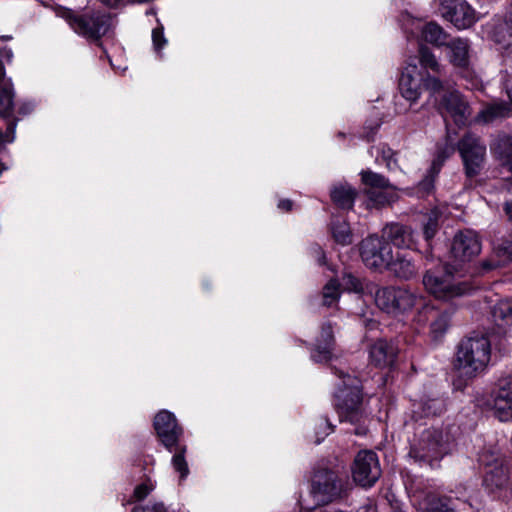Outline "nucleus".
Here are the masks:
<instances>
[{
  "label": "nucleus",
  "mask_w": 512,
  "mask_h": 512,
  "mask_svg": "<svg viewBox=\"0 0 512 512\" xmlns=\"http://www.w3.org/2000/svg\"><path fill=\"white\" fill-rule=\"evenodd\" d=\"M487 37L493 41L500 50H508L512 47V18L496 17L486 26Z\"/></svg>",
  "instance_id": "dca6fc26"
},
{
  "label": "nucleus",
  "mask_w": 512,
  "mask_h": 512,
  "mask_svg": "<svg viewBox=\"0 0 512 512\" xmlns=\"http://www.w3.org/2000/svg\"><path fill=\"white\" fill-rule=\"evenodd\" d=\"M490 150L501 167L512 172V136L499 133L490 144Z\"/></svg>",
  "instance_id": "aec40b11"
},
{
  "label": "nucleus",
  "mask_w": 512,
  "mask_h": 512,
  "mask_svg": "<svg viewBox=\"0 0 512 512\" xmlns=\"http://www.w3.org/2000/svg\"><path fill=\"white\" fill-rule=\"evenodd\" d=\"M461 156L467 181L465 187L473 188V179L478 176L486 160V144L476 134L466 132L457 144Z\"/></svg>",
  "instance_id": "423d86ee"
},
{
  "label": "nucleus",
  "mask_w": 512,
  "mask_h": 512,
  "mask_svg": "<svg viewBox=\"0 0 512 512\" xmlns=\"http://www.w3.org/2000/svg\"><path fill=\"white\" fill-rule=\"evenodd\" d=\"M419 61L422 68L426 70V73H430L432 76L442 79L444 76V67L438 62L437 58L428 47L420 46Z\"/></svg>",
  "instance_id": "c756f323"
},
{
  "label": "nucleus",
  "mask_w": 512,
  "mask_h": 512,
  "mask_svg": "<svg viewBox=\"0 0 512 512\" xmlns=\"http://www.w3.org/2000/svg\"><path fill=\"white\" fill-rule=\"evenodd\" d=\"M311 250L314 253V255L317 257L318 263L320 265L325 264L326 257H325V253L322 250V248L319 245L314 244L311 246Z\"/></svg>",
  "instance_id": "603ef678"
},
{
  "label": "nucleus",
  "mask_w": 512,
  "mask_h": 512,
  "mask_svg": "<svg viewBox=\"0 0 512 512\" xmlns=\"http://www.w3.org/2000/svg\"><path fill=\"white\" fill-rule=\"evenodd\" d=\"M341 295L340 284L337 280L331 279L322 291V305L332 307L337 304Z\"/></svg>",
  "instance_id": "c9c22d12"
},
{
  "label": "nucleus",
  "mask_w": 512,
  "mask_h": 512,
  "mask_svg": "<svg viewBox=\"0 0 512 512\" xmlns=\"http://www.w3.org/2000/svg\"><path fill=\"white\" fill-rule=\"evenodd\" d=\"M508 16H509L510 18H512V3H511V8H510V11H509Z\"/></svg>",
  "instance_id": "338daca9"
},
{
  "label": "nucleus",
  "mask_w": 512,
  "mask_h": 512,
  "mask_svg": "<svg viewBox=\"0 0 512 512\" xmlns=\"http://www.w3.org/2000/svg\"><path fill=\"white\" fill-rule=\"evenodd\" d=\"M0 57L5 58L8 63L12 61L13 51L11 48L7 46H3L0 48Z\"/></svg>",
  "instance_id": "5fc2aeb1"
},
{
  "label": "nucleus",
  "mask_w": 512,
  "mask_h": 512,
  "mask_svg": "<svg viewBox=\"0 0 512 512\" xmlns=\"http://www.w3.org/2000/svg\"><path fill=\"white\" fill-rule=\"evenodd\" d=\"M481 251L478 235L472 230H464L454 236L451 254L456 261L466 262L477 256Z\"/></svg>",
  "instance_id": "2eb2a0df"
},
{
  "label": "nucleus",
  "mask_w": 512,
  "mask_h": 512,
  "mask_svg": "<svg viewBox=\"0 0 512 512\" xmlns=\"http://www.w3.org/2000/svg\"><path fill=\"white\" fill-rule=\"evenodd\" d=\"M385 270L390 272L395 278L405 281L413 279L418 273V267L414 261L406 254L399 252L395 255L393 254Z\"/></svg>",
  "instance_id": "6ab92c4d"
},
{
  "label": "nucleus",
  "mask_w": 512,
  "mask_h": 512,
  "mask_svg": "<svg viewBox=\"0 0 512 512\" xmlns=\"http://www.w3.org/2000/svg\"><path fill=\"white\" fill-rule=\"evenodd\" d=\"M491 399L494 416L502 422L512 420V375L496 382Z\"/></svg>",
  "instance_id": "ddd939ff"
},
{
  "label": "nucleus",
  "mask_w": 512,
  "mask_h": 512,
  "mask_svg": "<svg viewBox=\"0 0 512 512\" xmlns=\"http://www.w3.org/2000/svg\"><path fill=\"white\" fill-rule=\"evenodd\" d=\"M422 38L437 47L445 46L449 41V35L435 22H429L423 27Z\"/></svg>",
  "instance_id": "2f4dec72"
},
{
  "label": "nucleus",
  "mask_w": 512,
  "mask_h": 512,
  "mask_svg": "<svg viewBox=\"0 0 512 512\" xmlns=\"http://www.w3.org/2000/svg\"><path fill=\"white\" fill-rule=\"evenodd\" d=\"M332 234L335 241L341 245H348L352 243V235L349 225L344 221L333 223Z\"/></svg>",
  "instance_id": "4c0bfd02"
},
{
  "label": "nucleus",
  "mask_w": 512,
  "mask_h": 512,
  "mask_svg": "<svg viewBox=\"0 0 512 512\" xmlns=\"http://www.w3.org/2000/svg\"><path fill=\"white\" fill-rule=\"evenodd\" d=\"M439 172H434L431 166L423 180L418 185V191L424 195L430 194L434 189V181Z\"/></svg>",
  "instance_id": "ea45409f"
},
{
  "label": "nucleus",
  "mask_w": 512,
  "mask_h": 512,
  "mask_svg": "<svg viewBox=\"0 0 512 512\" xmlns=\"http://www.w3.org/2000/svg\"><path fill=\"white\" fill-rule=\"evenodd\" d=\"M446 410V403L443 398H427L421 400L413 410L415 416L434 417L441 415Z\"/></svg>",
  "instance_id": "cd10ccee"
},
{
  "label": "nucleus",
  "mask_w": 512,
  "mask_h": 512,
  "mask_svg": "<svg viewBox=\"0 0 512 512\" xmlns=\"http://www.w3.org/2000/svg\"><path fill=\"white\" fill-rule=\"evenodd\" d=\"M333 326L327 322L321 326L320 336L316 340L315 352L312 358L316 362L327 361L332 355L334 347Z\"/></svg>",
  "instance_id": "5701e85b"
},
{
  "label": "nucleus",
  "mask_w": 512,
  "mask_h": 512,
  "mask_svg": "<svg viewBox=\"0 0 512 512\" xmlns=\"http://www.w3.org/2000/svg\"><path fill=\"white\" fill-rule=\"evenodd\" d=\"M360 256L363 263L371 269L385 270L393 256L391 245L383 238L376 235L362 240Z\"/></svg>",
  "instance_id": "9b49d317"
},
{
  "label": "nucleus",
  "mask_w": 512,
  "mask_h": 512,
  "mask_svg": "<svg viewBox=\"0 0 512 512\" xmlns=\"http://www.w3.org/2000/svg\"><path fill=\"white\" fill-rule=\"evenodd\" d=\"M368 200L376 207H382L395 202L398 198L396 189L392 185L391 188L379 189L375 191H366Z\"/></svg>",
  "instance_id": "473e14b6"
},
{
  "label": "nucleus",
  "mask_w": 512,
  "mask_h": 512,
  "mask_svg": "<svg viewBox=\"0 0 512 512\" xmlns=\"http://www.w3.org/2000/svg\"><path fill=\"white\" fill-rule=\"evenodd\" d=\"M157 26L152 30V43L156 54L160 53V20L156 18Z\"/></svg>",
  "instance_id": "09e8293b"
},
{
  "label": "nucleus",
  "mask_w": 512,
  "mask_h": 512,
  "mask_svg": "<svg viewBox=\"0 0 512 512\" xmlns=\"http://www.w3.org/2000/svg\"><path fill=\"white\" fill-rule=\"evenodd\" d=\"M343 484L338 475L328 469H320L314 473L311 485L313 503L306 504V509L312 510L318 506L326 505L341 497Z\"/></svg>",
  "instance_id": "6e6552de"
},
{
  "label": "nucleus",
  "mask_w": 512,
  "mask_h": 512,
  "mask_svg": "<svg viewBox=\"0 0 512 512\" xmlns=\"http://www.w3.org/2000/svg\"><path fill=\"white\" fill-rule=\"evenodd\" d=\"M491 356V345L484 335L476 334L463 339L457 349L456 367L466 377L483 372Z\"/></svg>",
  "instance_id": "f03ea898"
},
{
  "label": "nucleus",
  "mask_w": 512,
  "mask_h": 512,
  "mask_svg": "<svg viewBox=\"0 0 512 512\" xmlns=\"http://www.w3.org/2000/svg\"><path fill=\"white\" fill-rule=\"evenodd\" d=\"M442 16L458 29L471 27L476 21L475 10L465 0H440Z\"/></svg>",
  "instance_id": "4468645a"
},
{
  "label": "nucleus",
  "mask_w": 512,
  "mask_h": 512,
  "mask_svg": "<svg viewBox=\"0 0 512 512\" xmlns=\"http://www.w3.org/2000/svg\"><path fill=\"white\" fill-rule=\"evenodd\" d=\"M424 313H429L431 317H433V321L431 323V335L434 340H438L441 338L444 333L446 332L449 321H450V315L447 312H438L434 310V308L430 307L425 303V307H421Z\"/></svg>",
  "instance_id": "c85d7f7f"
},
{
  "label": "nucleus",
  "mask_w": 512,
  "mask_h": 512,
  "mask_svg": "<svg viewBox=\"0 0 512 512\" xmlns=\"http://www.w3.org/2000/svg\"><path fill=\"white\" fill-rule=\"evenodd\" d=\"M6 123V131L3 132L5 134L6 142L11 143L14 141L15 138V131L18 119L12 116H9V118H3Z\"/></svg>",
  "instance_id": "37998d69"
},
{
  "label": "nucleus",
  "mask_w": 512,
  "mask_h": 512,
  "mask_svg": "<svg viewBox=\"0 0 512 512\" xmlns=\"http://www.w3.org/2000/svg\"><path fill=\"white\" fill-rule=\"evenodd\" d=\"M370 359L378 367L392 366L397 357V349L385 340H378L370 347Z\"/></svg>",
  "instance_id": "4be33fe9"
},
{
  "label": "nucleus",
  "mask_w": 512,
  "mask_h": 512,
  "mask_svg": "<svg viewBox=\"0 0 512 512\" xmlns=\"http://www.w3.org/2000/svg\"><path fill=\"white\" fill-rule=\"evenodd\" d=\"M357 192L349 185L335 186L331 191V198L333 202L343 209H350L353 207Z\"/></svg>",
  "instance_id": "7c9ffc66"
},
{
  "label": "nucleus",
  "mask_w": 512,
  "mask_h": 512,
  "mask_svg": "<svg viewBox=\"0 0 512 512\" xmlns=\"http://www.w3.org/2000/svg\"><path fill=\"white\" fill-rule=\"evenodd\" d=\"M496 252L500 257L505 259H512V240H502L496 248Z\"/></svg>",
  "instance_id": "c03bdc74"
},
{
  "label": "nucleus",
  "mask_w": 512,
  "mask_h": 512,
  "mask_svg": "<svg viewBox=\"0 0 512 512\" xmlns=\"http://www.w3.org/2000/svg\"><path fill=\"white\" fill-rule=\"evenodd\" d=\"M293 202L289 199L280 200L278 203V208L284 211H290L292 209Z\"/></svg>",
  "instance_id": "6e6d98bb"
},
{
  "label": "nucleus",
  "mask_w": 512,
  "mask_h": 512,
  "mask_svg": "<svg viewBox=\"0 0 512 512\" xmlns=\"http://www.w3.org/2000/svg\"><path fill=\"white\" fill-rule=\"evenodd\" d=\"M183 430L177 424L175 416L169 411L162 410V444L171 449L182 435Z\"/></svg>",
  "instance_id": "393cba45"
},
{
  "label": "nucleus",
  "mask_w": 512,
  "mask_h": 512,
  "mask_svg": "<svg viewBox=\"0 0 512 512\" xmlns=\"http://www.w3.org/2000/svg\"><path fill=\"white\" fill-rule=\"evenodd\" d=\"M324 423H325V425L327 426V428L329 429V432H326V433H325V435H328L330 432H332V431H333V426H332V424L328 421V419H325V420H324Z\"/></svg>",
  "instance_id": "052dcab7"
},
{
  "label": "nucleus",
  "mask_w": 512,
  "mask_h": 512,
  "mask_svg": "<svg viewBox=\"0 0 512 512\" xmlns=\"http://www.w3.org/2000/svg\"><path fill=\"white\" fill-rule=\"evenodd\" d=\"M507 94H508V97L512 103V86L511 87H507Z\"/></svg>",
  "instance_id": "0e129e2a"
},
{
  "label": "nucleus",
  "mask_w": 512,
  "mask_h": 512,
  "mask_svg": "<svg viewBox=\"0 0 512 512\" xmlns=\"http://www.w3.org/2000/svg\"><path fill=\"white\" fill-rule=\"evenodd\" d=\"M153 430L154 435L158 441H160V411L155 413L153 418Z\"/></svg>",
  "instance_id": "864d4df0"
},
{
  "label": "nucleus",
  "mask_w": 512,
  "mask_h": 512,
  "mask_svg": "<svg viewBox=\"0 0 512 512\" xmlns=\"http://www.w3.org/2000/svg\"><path fill=\"white\" fill-rule=\"evenodd\" d=\"M131 512H160V502L150 506H135Z\"/></svg>",
  "instance_id": "8fccbe9b"
},
{
  "label": "nucleus",
  "mask_w": 512,
  "mask_h": 512,
  "mask_svg": "<svg viewBox=\"0 0 512 512\" xmlns=\"http://www.w3.org/2000/svg\"><path fill=\"white\" fill-rule=\"evenodd\" d=\"M6 142V138H5V134L3 133V131L0 129V144Z\"/></svg>",
  "instance_id": "680f3d73"
},
{
  "label": "nucleus",
  "mask_w": 512,
  "mask_h": 512,
  "mask_svg": "<svg viewBox=\"0 0 512 512\" xmlns=\"http://www.w3.org/2000/svg\"><path fill=\"white\" fill-rule=\"evenodd\" d=\"M419 508L422 512H455L450 498L433 493H428L423 497L419 502Z\"/></svg>",
  "instance_id": "bb28decb"
},
{
  "label": "nucleus",
  "mask_w": 512,
  "mask_h": 512,
  "mask_svg": "<svg viewBox=\"0 0 512 512\" xmlns=\"http://www.w3.org/2000/svg\"><path fill=\"white\" fill-rule=\"evenodd\" d=\"M452 145H447L445 148L438 151L436 158L432 162L434 172H440L441 167L446 159H448L454 152Z\"/></svg>",
  "instance_id": "a19ab883"
},
{
  "label": "nucleus",
  "mask_w": 512,
  "mask_h": 512,
  "mask_svg": "<svg viewBox=\"0 0 512 512\" xmlns=\"http://www.w3.org/2000/svg\"><path fill=\"white\" fill-rule=\"evenodd\" d=\"M449 451L447 436L437 428H427L414 438L409 456L423 464L433 465Z\"/></svg>",
  "instance_id": "39448f33"
},
{
  "label": "nucleus",
  "mask_w": 512,
  "mask_h": 512,
  "mask_svg": "<svg viewBox=\"0 0 512 512\" xmlns=\"http://www.w3.org/2000/svg\"><path fill=\"white\" fill-rule=\"evenodd\" d=\"M146 14H147V15H148V14H153V15H155V16H156V15H157V11H156V9H154V8H150L149 10H147Z\"/></svg>",
  "instance_id": "69168bd1"
},
{
  "label": "nucleus",
  "mask_w": 512,
  "mask_h": 512,
  "mask_svg": "<svg viewBox=\"0 0 512 512\" xmlns=\"http://www.w3.org/2000/svg\"><path fill=\"white\" fill-rule=\"evenodd\" d=\"M481 266H482L483 270L490 271V270L498 267L499 264L494 261L484 260V261H482Z\"/></svg>",
  "instance_id": "13d9d810"
},
{
  "label": "nucleus",
  "mask_w": 512,
  "mask_h": 512,
  "mask_svg": "<svg viewBox=\"0 0 512 512\" xmlns=\"http://www.w3.org/2000/svg\"><path fill=\"white\" fill-rule=\"evenodd\" d=\"M358 512H377L376 508L372 505L362 506Z\"/></svg>",
  "instance_id": "bf43d9fd"
},
{
  "label": "nucleus",
  "mask_w": 512,
  "mask_h": 512,
  "mask_svg": "<svg viewBox=\"0 0 512 512\" xmlns=\"http://www.w3.org/2000/svg\"><path fill=\"white\" fill-rule=\"evenodd\" d=\"M5 66L0 59V118H9L14 113V88L11 79L5 81Z\"/></svg>",
  "instance_id": "412c9836"
},
{
  "label": "nucleus",
  "mask_w": 512,
  "mask_h": 512,
  "mask_svg": "<svg viewBox=\"0 0 512 512\" xmlns=\"http://www.w3.org/2000/svg\"><path fill=\"white\" fill-rule=\"evenodd\" d=\"M342 282L349 291L360 292L363 289L361 281L351 273H345Z\"/></svg>",
  "instance_id": "79ce46f5"
},
{
  "label": "nucleus",
  "mask_w": 512,
  "mask_h": 512,
  "mask_svg": "<svg viewBox=\"0 0 512 512\" xmlns=\"http://www.w3.org/2000/svg\"><path fill=\"white\" fill-rule=\"evenodd\" d=\"M509 112V109L505 105L496 104L483 110L481 116L485 122H491L494 119L508 116Z\"/></svg>",
  "instance_id": "58836bf2"
},
{
  "label": "nucleus",
  "mask_w": 512,
  "mask_h": 512,
  "mask_svg": "<svg viewBox=\"0 0 512 512\" xmlns=\"http://www.w3.org/2000/svg\"><path fill=\"white\" fill-rule=\"evenodd\" d=\"M422 87L431 95H436L444 90V80L432 76L430 73L423 75L416 64H408L399 79L402 96L410 102H416L420 98Z\"/></svg>",
  "instance_id": "0eeeda50"
},
{
  "label": "nucleus",
  "mask_w": 512,
  "mask_h": 512,
  "mask_svg": "<svg viewBox=\"0 0 512 512\" xmlns=\"http://www.w3.org/2000/svg\"><path fill=\"white\" fill-rule=\"evenodd\" d=\"M382 236L390 245L398 248L413 249L416 244L412 228L400 223L386 225L382 230Z\"/></svg>",
  "instance_id": "f3484780"
},
{
  "label": "nucleus",
  "mask_w": 512,
  "mask_h": 512,
  "mask_svg": "<svg viewBox=\"0 0 512 512\" xmlns=\"http://www.w3.org/2000/svg\"><path fill=\"white\" fill-rule=\"evenodd\" d=\"M492 319L499 329L505 333L506 328L512 324V299H502L492 308Z\"/></svg>",
  "instance_id": "a878e982"
},
{
  "label": "nucleus",
  "mask_w": 512,
  "mask_h": 512,
  "mask_svg": "<svg viewBox=\"0 0 512 512\" xmlns=\"http://www.w3.org/2000/svg\"><path fill=\"white\" fill-rule=\"evenodd\" d=\"M449 49V62L457 68L466 69L469 66L470 44L467 39L455 38L445 45Z\"/></svg>",
  "instance_id": "b1692460"
},
{
  "label": "nucleus",
  "mask_w": 512,
  "mask_h": 512,
  "mask_svg": "<svg viewBox=\"0 0 512 512\" xmlns=\"http://www.w3.org/2000/svg\"><path fill=\"white\" fill-rule=\"evenodd\" d=\"M161 41H162V47H163V46H164V44H165V42H166V40H165V38H164L163 36H162V38H161Z\"/></svg>",
  "instance_id": "774afa93"
},
{
  "label": "nucleus",
  "mask_w": 512,
  "mask_h": 512,
  "mask_svg": "<svg viewBox=\"0 0 512 512\" xmlns=\"http://www.w3.org/2000/svg\"><path fill=\"white\" fill-rule=\"evenodd\" d=\"M395 153L390 148L382 149V159L386 163L389 170H393L398 167L397 161L394 158Z\"/></svg>",
  "instance_id": "a18cd8bd"
},
{
  "label": "nucleus",
  "mask_w": 512,
  "mask_h": 512,
  "mask_svg": "<svg viewBox=\"0 0 512 512\" xmlns=\"http://www.w3.org/2000/svg\"><path fill=\"white\" fill-rule=\"evenodd\" d=\"M361 180L365 185V192L391 188L392 186L387 178L371 170L362 171Z\"/></svg>",
  "instance_id": "72a5a7b5"
},
{
  "label": "nucleus",
  "mask_w": 512,
  "mask_h": 512,
  "mask_svg": "<svg viewBox=\"0 0 512 512\" xmlns=\"http://www.w3.org/2000/svg\"><path fill=\"white\" fill-rule=\"evenodd\" d=\"M63 18L68 22L75 33L93 41L102 49L100 58L110 57L107 50L103 47L101 38L107 34L111 27L112 17L107 13L76 14L73 10L65 8Z\"/></svg>",
  "instance_id": "20e7f679"
},
{
  "label": "nucleus",
  "mask_w": 512,
  "mask_h": 512,
  "mask_svg": "<svg viewBox=\"0 0 512 512\" xmlns=\"http://www.w3.org/2000/svg\"><path fill=\"white\" fill-rule=\"evenodd\" d=\"M357 382L350 376H347V381L343 380V386L338 388L335 396V409L340 422H348L356 426L354 431L356 435H365L368 432L370 412L367 411Z\"/></svg>",
  "instance_id": "f257e3e1"
},
{
  "label": "nucleus",
  "mask_w": 512,
  "mask_h": 512,
  "mask_svg": "<svg viewBox=\"0 0 512 512\" xmlns=\"http://www.w3.org/2000/svg\"><path fill=\"white\" fill-rule=\"evenodd\" d=\"M34 110V104L30 101L23 102L18 107V114L22 116H26L30 114Z\"/></svg>",
  "instance_id": "3c124183"
},
{
  "label": "nucleus",
  "mask_w": 512,
  "mask_h": 512,
  "mask_svg": "<svg viewBox=\"0 0 512 512\" xmlns=\"http://www.w3.org/2000/svg\"><path fill=\"white\" fill-rule=\"evenodd\" d=\"M99 1L109 8H118L123 3V0H99Z\"/></svg>",
  "instance_id": "4d7b16f0"
},
{
  "label": "nucleus",
  "mask_w": 512,
  "mask_h": 512,
  "mask_svg": "<svg viewBox=\"0 0 512 512\" xmlns=\"http://www.w3.org/2000/svg\"><path fill=\"white\" fill-rule=\"evenodd\" d=\"M151 491V487L145 483L137 485L134 489L132 498L136 501L145 499Z\"/></svg>",
  "instance_id": "49530a36"
},
{
  "label": "nucleus",
  "mask_w": 512,
  "mask_h": 512,
  "mask_svg": "<svg viewBox=\"0 0 512 512\" xmlns=\"http://www.w3.org/2000/svg\"><path fill=\"white\" fill-rule=\"evenodd\" d=\"M507 194L508 197L504 202L503 210L508 220L512 223V182L507 187Z\"/></svg>",
  "instance_id": "de8ad7c7"
},
{
  "label": "nucleus",
  "mask_w": 512,
  "mask_h": 512,
  "mask_svg": "<svg viewBox=\"0 0 512 512\" xmlns=\"http://www.w3.org/2000/svg\"><path fill=\"white\" fill-rule=\"evenodd\" d=\"M435 98V107L445 121L450 118L456 125H465L470 116L468 102L455 89H451L448 82L444 81V90L432 95Z\"/></svg>",
  "instance_id": "1a4fd4ad"
},
{
  "label": "nucleus",
  "mask_w": 512,
  "mask_h": 512,
  "mask_svg": "<svg viewBox=\"0 0 512 512\" xmlns=\"http://www.w3.org/2000/svg\"><path fill=\"white\" fill-rule=\"evenodd\" d=\"M353 479L363 487L375 484L381 475V469L376 453L371 450L358 452L352 468Z\"/></svg>",
  "instance_id": "f8f14e48"
},
{
  "label": "nucleus",
  "mask_w": 512,
  "mask_h": 512,
  "mask_svg": "<svg viewBox=\"0 0 512 512\" xmlns=\"http://www.w3.org/2000/svg\"><path fill=\"white\" fill-rule=\"evenodd\" d=\"M12 39V36L10 35H2L0 36V40L2 41H8V40H11Z\"/></svg>",
  "instance_id": "e2e57ef3"
},
{
  "label": "nucleus",
  "mask_w": 512,
  "mask_h": 512,
  "mask_svg": "<svg viewBox=\"0 0 512 512\" xmlns=\"http://www.w3.org/2000/svg\"><path fill=\"white\" fill-rule=\"evenodd\" d=\"M440 212L437 210L430 211L423 221V235L429 241L437 233L439 229Z\"/></svg>",
  "instance_id": "e433bc0d"
},
{
  "label": "nucleus",
  "mask_w": 512,
  "mask_h": 512,
  "mask_svg": "<svg viewBox=\"0 0 512 512\" xmlns=\"http://www.w3.org/2000/svg\"><path fill=\"white\" fill-rule=\"evenodd\" d=\"M376 306L383 312L392 316H401L413 309L425 307V299L416 291L408 287L385 286L375 291Z\"/></svg>",
  "instance_id": "7ed1b4c3"
},
{
  "label": "nucleus",
  "mask_w": 512,
  "mask_h": 512,
  "mask_svg": "<svg viewBox=\"0 0 512 512\" xmlns=\"http://www.w3.org/2000/svg\"><path fill=\"white\" fill-rule=\"evenodd\" d=\"M426 290L439 299H451L468 293L471 289L466 282L457 281L450 273L428 271L423 277Z\"/></svg>",
  "instance_id": "9d476101"
},
{
  "label": "nucleus",
  "mask_w": 512,
  "mask_h": 512,
  "mask_svg": "<svg viewBox=\"0 0 512 512\" xmlns=\"http://www.w3.org/2000/svg\"><path fill=\"white\" fill-rule=\"evenodd\" d=\"M480 461L488 467L483 480L486 488L493 491L503 488L508 483V469L500 459L494 458L492 462H489L483 454L480 456Z\"/></svg>",
  "instance_id": "a211bd4d"
},
{
  "label": "nucleus",
  "mask_w": 512,
  "mask_h": 512,
  "mask_svg": "<svg viewBox=\"0 0 512 512\" xmlns=\"http://www.w3.org/2000/svg\"><path fill=\"white\" fill-rule=\"evenodd\" d=\"M169 451L174 453L171 460L173 469L180 474V480L185 479L189 474V467L185 459L186 446L175 444Z\"/></svg>",
  "instance_id": "f704fd0d"
}]
</instances>
